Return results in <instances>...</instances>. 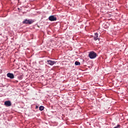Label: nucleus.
<instances>
[{
	"label": "nucleus",
	"mask_w": 128,
	"mask_h": 128,
	"mask_svg": "<svg viewBox=\"0 0 128 128\" xmlns=\"http://www.w3.org/2000/svg\"><path fill=\"white\" fill-rule=\"evenodd\" d=\"M94 40H100V38H98V33H94Z\"/></svg>",
	"instance_id": "obj_6"
},
{
	"label": "nucleus",
	"mask_w": 128,
	"mask_h": 128,
	"mask_svg": "<svg viewBox=\"0 0 128 128\" xmlns=\"http://www.w3.org/2000/svg\"><path fill=\"white\" fill-rule=\"evenodd\" d=\"M48 20H50V22H55L57 18L54 16L52 15L48 17Z\"/></svg>",
	"instance_id": "obj_3"
},
{
	"label": "nucleus",
	"mask_w": 128,
	"mask_h": 128,
	"mask_svg": "<svg viewBox=\"0 0 128 128\" xmlns=\"http://www.w3.org/2000/svg\"><path fill=\"white\" fill-rule=\"evenodd\" d=\"M120 128V125L118 124L116 126L114 127V128Z\"/></svg>",
	"instance_id": "obj_11"
},
{
	"label": "nucleus",
	"mask_w": 128,
	"mask_h": 128,
	"mask_svg": "<svg viewBox=\"0 0 128 128\" xmlns=\"http://www.w3.org/2000/svg\"><path fill=\"white\" fill-rule=\"evenodd\" d=\"M47 62L48 64H56V62L52 60H47Z\"/></svg>",
	"instance_id": "obj_7"
},
{
	"label": "nucleus",
	"mask_w": 128,
	"mask_h": 128,
	"mask_svg": "<svg viewBox=\"0 0 128 128\" xmlns=\"http://www.w3.org/2000/svg\"><path fill=\"white\" fill-rule=\"evenodd\" d=\"M18 80H22V74H20V76H18Z\"/></svg>",
	"instance_id": "obj_9"
},
{
	"label": "nucleus",
	"mask_w": 128,
	"mask_h": 128,
	"mask_svg": "<svg viewBox=\"0 0 128 128\" xmlns=\"http://www.w3.org/2000/svg\"><path fill=\"white\" fill-rule=\"evenodd\" d=\"M6 76L8 78H9L11 80H12V78H14V74L8 72Z\"/></svg>",
	"instance_id": "obj_4"
},
{
	"label": "nucleus",
	"mask_w": 128,
	"mask_h": 128,
	"mask_svg": "<svg viewBox=\"0 0 128 128\" xmlns=\"http://www.w3.org/2000/svg\"><path fill=\"white\" fill-rule=\"evenodd\" d=\"M44 110V106H40L39 107V110H40V112H42V110Z\"/></svg>",
	"instance_id": "obj_8"
},
{
	"label": "nucleus",
	"mask_w": 128,
	"mask_h": 128,
	"mask_svg": "<svg viewBox=\"0 0 128 128\" xmlns=\"http://www.w3.org/2000/svg\"><path fill=\"white\" fill-rule=\"evenodd\" d=\"M76 66H78V64H76ZM79 66H80V65L79 64Z\"/></svg>",
	"instance_id": "obj_16"
},
{
	"label": "nucleus",
	"mask_w": 128,
	"mask_h": 128,
	"mask_svg": "<svg viewBox=\"0 0 128 128\" xmlns=\"http://www.w3.org/2000/svg\"><path fill=\"white\" fill-rule=\"evenodd\" d=\"M4 104L6 106H11L12 102L10 100H7L4 102Z\"/></svg>",
	"instance_id": "obj_5"
},
{
	"label": "nucleus",
	"mask_w": 128,
	"mask_h": 128,
	"mask_svg": "<svg viewBox=\"0 0 128 128\" xmlns=\"http://www.w3.org/2000/svg\"><path fill=\"white\" fill-rule=\"evenodd\" d=\"M50 66H52V64H50Z\"/></svg>",
	"instance_id": "obj_17"
},
{
	"label": "nucleus",
	"mask_w": 128,
	"mask_h": 128,
	"mask_svg": "<svg viewBox=\"0 0 128 128\" xmlns=\"http://www.w3.org/2000/svg\"><path fill=\"white\" fill-rule=\"evenodd\" d=\"M0 70H1V69H0Z\"/></svg>",
	"instance_id": "obj_18"
},
{
	"label": "nucleus",
	"mask_w": 128,
	"mask_h": 128,
	"mask_svg": "<svg viewBox=\"0 0 128 128\" xmlns=\"http://www.w3.org/2000/svg\"><path fill=\"white\" fill-rule=\"evenodd\" d=\"M34 20L32 19H25L23 22L22 24H33Z\"/></svg>",
	"instance_id": "obj_2"
},
{
	"label": "nucleus",
	"mask_w": 128,
	"mask_h": 128,
	"mask_svg": "<svg viewBox=\"0 0 128 128\" xmlns=\"http://www.w3.org/2000/svg\"><path fill=\"white\" fill-rule=\"evenodd\" d=\"M92 65H91L90 66H88V68H90H90H92Z\"/></svg>",
	"instance_id": "obj_13"
},
{
	"label": "nucleus",
	"mask_w": 128,
	"mask_h": 128,
	"mask_svg": "<svg viewBox=\"0 0 128 128\" xmlns=\"http://www.w3.org/2000/svg\"><path fill=\"white\" fill-rule=\"evenodd\" d=\"M74 64H80V62H78V61H76Z\"/></svg>",
	"instance_id": "obj_10"
},
{
	"label": "nucleus",
	"mask_w": 128,
	"mask_h": 128,
	"mask_svg": "<svg viewBox=\"0 0 128 128\" xmlns=\"http://www.w3.org/2000/svg\"><path fill=\"white\" fill-rule=\"evenodd\" d=\"M15 74H20V72H15Z\"/></svg>",
	"instance_id": "obj_12"
},
{
	"label": "nucleus",
	"mask_w": 128,
	"mask_h": 128,
	"mask_svg": "<svg viewBox=\"0 0 128 128\" xmlns=\"http://www.w3.org/2000/svg\"><path fill=\"white\" fill-rule=\"evenodd\" d=\"M30 66H32V65H30Z\"/></svg>",
	"instance_id": "obj_15"
},
{
	"label": "nucleus",
	"mask_w": 128,
	"mask_h": 128,
	"mask_svg": "<svg viewBox=\"0 0 128 128\" xmlns=\"http://www.w3.org/2000/svg\"><path fill=\"white\" fill-rule=\"evenodd\" d=\"M88 56L91 60H94V58H96V53L94 51H92L90 52Z\"/></svg>",
	"instance_id": "obj_1"
},
{
	"label": "nucleus",
	"mask_w": 128,
	"mask_h": 128,
	"mask_svg": "<svg viewBox=\"0 0 128 128\" xmlns=\"http://www.w3.org/2000/svg\"><path fill=\"white\" fill-rule=\"evenodd\" d=\"M36 109H38V106H36Z\"/></svg>",
	"instance_id": "obj_14"
}]
</instances>
